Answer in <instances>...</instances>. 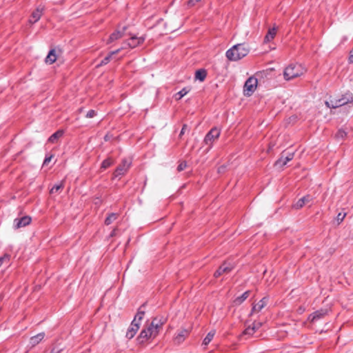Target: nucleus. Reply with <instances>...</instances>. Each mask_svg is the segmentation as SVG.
Wrapping results in <instances>:
<instances>
[{
	"mask_svg": "<svg viewBox=\"0 0 353 353\" xmlns=\"http://www.w3.org/2000/svg\"><path fill=\"white\" fill-rule=\"evenodd\" d=\"M64 131L63 130H59L53 133L48 139V142L51 143H56L59 138L63 137Z\"/></svg>",
	"mask_w": 353,
	"mask_h": 353,
	"instance_id": "nucleus-20",
	"label": "nucleus"
},
{
	"mask_svg": "<svg viewBox=\"0 0 353 353\" xmlns=\"http://www.w3.org/2000/svg\"><path fill=\"white\" fill-rule=\"evenodd\" d=\"M189 334V332L183 329L179 331L174 337V342L177 344L181 343Z\"/></svg>",
	"mask_w": 353,
	"mask_h": 353,
	"instance_id": "nucleus-17",
	"label": "nucleus"
},
{
	"mask_svg": "<svg viewBox=\"0 0 353 353\" xmlns=\"http://www.w3.org/2000/svg\"><path fill=\"white\" fill-rule=\"evenodd\" d=\"M32 218L29 216H24L21 218H17L14 220V227L15 229L26 227L30 224Z\"/></svg>",
	"mask_w": 353,
	"mask_h": 353,
	"instance_id": "nucleus-11",
	"label": "nucleus"
},
{
	"mask_svg": "<svg viewBox=\"0 0 353 353\" xmlns=\"http://www.w3.org/2000/svg\"><path fill=\"white\" fill-rule=\"evenodd\" d=\"M190 91V88L188 87L183 88L179 92L175 94L176 100H180L182 97L186 95Z\"/></svg>",
	"mask_w": 353,
	"mask_h": 353,
	"instance_id": "nucleus-27",
	"label": "nucleus"
},
{
	"mask_svg": "<svg viewBox=\"0 0 353 353\" xmlns=\"http://www.w3.org/2000/svg\"><path fill=\"white\" fill-rule=\"evenodd\" d=\"M312 200V199L310 195L304 196L298 200V201L294 204V207L296 209H300L303 208L305 203L310 202Z\"/></svg>",
	"mask_w": 353,
	"mask_h": 353,
	"instance_id": "nucleus-18",
	"label": "nucleus"
},
{
	"mask_svg": "<svg viewBox=\"0 0 353 353\" xmlns=\"http://www.w3.org/2000/svg\"><path fill=\"white\" fill-rule=\"evenodd\" d=\"M328 313V310L327 309L321 308L320 310H318L313 313H312L309 317L308 320L311 322L314 323L319 319H323L325 315H327Z\"/></svg>",
	"mask_w": 353,
	"mask_h": 353,
	"instance_id": "nucleus-13",
	"label": "nucleus"
},
{
	"mask_svg": "<svg viewBox=\"0 0 353 353\" xmlns=\"http://www.w3.org/2000/svg\"><path fill=\"white\" fill-rule=\"evenodd\" d=\"M57 56L55 50L51 49L46 58V62L49 64H52L57 61Z\"/></svg>",
	"mask_w": 353,
	"mask_h": 353,
	"instance_id": "nucleus-23",
	"label": "nucleus"
},
{
	"mask_svg": "<svg viewBox=\"0 0 353 353\" xmlns=\"http://www.w3.org/2000/svg\"><path fill=\"white\" fill-rule=\"evenodd\" d=\"M261 325H262V323H260V322H256V321L253 322V323H252V327H254V328H255V332H256V330H258L261 327Z\"/></svg>",
	"mask_w": 353,
	"mask_h": 353,
	"instance_id": "nucleus-36",
	"label": "nucleus"
},
{
	"mask_svg": "<svg viewBox=\"0 0 353 353\" xmlns=\"http://www.w3.org/2000/svg\"><path fill=\"white\" fill-rule=\"evenodd\" d=\"M165 321L166 320L163 317H161L159 320L157 318H154L150 326L141 330L138 337L139 342L143 343L151 338H155Z\"/></svg>",
	"mask_w": 353,
	"mask_h": 353,
	"instance_id": "nucleus-1",
	"label": "nucleus"
},
{
	"mask_svg": "<svg viewBox=\"0 0 353 353\" xmlns=\"http://www.w3.org/2000/svg\"><path fill=\"white\" fill-rule=\"evenodd\" d=\"M207 77V71L205 69H199L195 72V79L203 82Z\"/></svg>",
	"mask_w": 353,
	"mask_h": 353,
	"instance_id": "nucleus-24",
	"label": "nucleus"
},
{
	"mask_svg": "<svg viewBox=\"0 0 353 353\" xmlns=\"http://www.w3.org/2000/svg\"><path fill=\"white\" fill-rule=\"evenodd\" d=\"M268 301V297H263L257 303L253 304L251 312L249 314L251 316L253 314L261 312L267 305Z\"/></svg>",
	"mask_w": 353,
	"mask_h": 353,
	"instance_id": "nucleus-12",
	"label": "nucleus"
},
{
	"mask_svg": "<svg viewBox=\"0 0 353 353\" xmlns=\"http://www.w3.org/2000/svg\"><path fill=\"white\" fill-rule=\"evenodd\" d=\"M43 10L44 8L43 6L37 7V9L32 12L29 22L31 23L37 22L41 19Z\"/></svg>",
	"mask_w": 353,
	"mask_h": 353,
	"instance_id": "nucleus-15",
	"label": "nucleus"
},
{
	"mask_svg": "<svg viewBox=\"0 0 353 353\" xmlns=\"http://www.w3.org/2000/svg\"><path fill=\"white\" fill-rule=\"evenodd\" d=\"M234 265L230 263L225 262L221 264L217 270L214 272V276L218 278L223 274L230 273L233 269Z\"/></svg>",
	"mask_w": 353,
	"mask_h": 353,
	"instance_id": "nucleus-9",
	"label": "nucleus"
},
{
	"mask_svg": "<svg viewBox=\"0 0 353 353\" xmlns=\"http://www.w3.org/2000/svg\"><path fill=\"white\" fill-rule=\"evenodd\" d=\"M187 128H188L187 124H183V125L182 128H181V132H180V134H179V137H181L182 135H183L185 134V131L187 129Z\"/></svg>",
	"mask_w": 353,
	"mask_h": 353,
	"instance_id": "nucleus-40",
	"label": "nucleus"
},
{
	"mask_svg": "<svg viewBox=\"0 0 353 353\" xmlns=\"http://www.w3.org/2000/svg\"><path fill=\"white\" fill-rule=\"evenodd\" d=\"M45 333L44 332H40L37 334L35 336H33L30 339V345L34 347L39 344L44 338Z\"/></svg>",
	"mask_w": 353,
	"mask_h": 353,
	"instance_id": "nucleus-19",
	"label": "nucleus"
},
{
	"mask_svg": "<svg viewBox=\"0 0 353 353\" xmlns=\"http://www.w3.org/2000/svg\"><path fill=\"white\" fill-rule=\"evenodd\" d=\"M349 103H353V94L347 92L339 99H330L325 101V105L329 108H336Z\"/></svg>",
	"mask_w": 353,
	"mask_h": 353,
	"instance_id": "nucleus-3",
	"label": "nucleus"
},
{
	"mask_svg": "<svg viewBox=\"0 0 353 353\" xmlns=\"http://www.w3.org/2000/svg\"><path fill=\"white\" fill-rule=\"evenodd\" d=\"M145 306V304H143L137 311V314L135 315L134 319H136L137 323H141V320L144 317L145 311L142 310V307Z\"/></svg>",
	"mask_w": 353,
	"mask_h": 353,
	"instance_id": "nucleus-26",
	"label": "nucleus"
},
{
	"mask_svg": "<svg viewBox=\"0 0 353 353\" xmlns=\"http://www.w3.org/2000/svg\"><path fill=\"white\" fill-rule=\"evenodd\" d=\"M139 323L136 322V319H133L132 321L129 328L128 329L126 332L125 336L126 338L131 339H132L135 334H137V331L139 329Z\"/></svg>",
	"mask_w": 353,
	"mask_h": 353,
	"instance_id": "nucleus-14",
	"label": "nucleus"
},
{
	"mask_svg": "<svg viewBox=\"0 0 353 353\" xmlns=\"http://www.w3.org/2000/svg\"><path fill=\"white\" fill-rule=\"evenodd\" d=\"M132 165V160L130 159H123L121 163L118 165L115 170L114 176L116 177L119 176L124 175L129 170Z\"/></svg>",
	"mask_w": 353,
	"mask_h": 353,
	"instance_id": "nucleus-7",
	"label": "nucleus"
},
{
	"mask_svg": "<svg viewBox=\"0 0 353 353\" xmlns=\"http://www.w3.org/2000/svg\"><path fill=\"white\" fill-rule=\"evenodd\" d=\"M255 328L252 327V326H248L245 329V330L243 332L241 336H251L255 333Z\"/></svg>",
	"mask_w": 353,
	"mask_h": 353,
	"instance_id": "nucleus-31",
	"label": "nucleus"
},
{
	"mask_svg": "<svg viewBox=\"0 0 353 353\" xmlns=\"http://www.w3.org/2000/svg\"><path fill=\"white\" fill-rule=\"evenodd\" d=\"M201 0H189L188 1V6H194L196 3H198Z\"/></svg>",
	"mask_w": 353,
	"mask_h": 353,
	"instance_id": "nucleus-41",
	"label": "nucleus"
},
{
	"mask_svg": "<svg viewBox=\"0 0 353 353\" xmlns=\"http://www.w3.org/2000/svg\"><path fill=\"white\" fill-rule=\"evenodd\" d=\"M294 157V152H288L286 154L284 152L281 154L280 158L275 162V166L283 167L289 161H292Z\"/></svg>",
	"mask_w": 353,
	"mask_h": 353,
	"instance_id": "nucleus-10",
	"label": "nucleus"
},
{
	"mask_svg": "<svg viewBox=\"0 0 353 353\" xmlns=\"http://www.w3.org/2000/svg\"><path fill=\"white\" fill-rule=\"evenodd\" d=\"M64 188L63 182L61 181L59 184H55L50 190V194L57 193L59 190H62Z\"/></svg>",
	"mask_w": 353,
	"mask_h": 353,
	"instance_id": "nucleus-32",
	"label": "nucleus"
},
{
	"mask_svg": "<svg viewBox=\"0 0 353 353\" xmlns=\"http://www.w3.org/2000/svg\"><path fill=\"white\" fill-rule=\"evenodd\" d=\"M258 79L254 77L248 78L244 84V92L246 96H251L256 89Z\"/></svg>",
	"mask_w": 353,
	"mask_h": 353,
	"instance_id": "nucleus-5",
	"label": "nucleus"
},
{
	"mask_svg": "<svg viewBox=\"0 0 353 353\" xmlns=\"http://www.w3.org/2000/svg\"><path fill=\"white\" fill-rule=\"evenodd\" d=\"M125 30H126V27H123L121 30H117L114 31V32H112L110 35L107 43H112L116 40H118V39L122 38L123 36L124 35V32H125Z\"/></svg>",
	"mask_w": 353,
	"mask_h": 353,
	"instance_id": "nucleus-16",
	"label": "nucleus"
},
{
	"mask_svg": "<svg viewBox=\"0 0 353 353\" xmlns=\"http://www.w3.org/2000/svg\"><path fill=\"white\" fill-rule=\"evenodd\" d=\"M215 334H216V331L214 330L210 331L207 334L206 336L204 338L203 343H202V345H203L204 347H206L212 341Z\"/></svg>",
	"mask_w": 353,
	"mask_h": 353,
	"instance_id": "nucleus-25",
	"label": "nucleus"
},
{
	"mask_svg": "<svg viewBox=\"0 0 353 353\" xmlns=\"http://www.w3.org/2000/svg\"><path fill=\"white\" fill-rule=\"evenodd\" d=\"M303 74V69L299 64H290L283 72L284 79L287 81L300 77Z\"/></svg>",
	"mask_w": 353,
	"mask_h": 353,
	"instance_id": "nucleus-4",
	"label": "nucleus"
},
{
	"mask_svg": "<svg viewBox=\"0 0 353 353\" xmlns=\"http://www.w3.org/2000/svg\"><path fill=\"white\" fill-rule=\"evenodd\" d=\"M118 218V214L116 213H110L108 215V216L105 219V224L106 225H110L113 221H114Z\"/></svg>",
	"mask_w": 353,
	"mask_h": 353,
	"instance_id": "nucleus-28",
	"label": "nucleus"
},
{
	"mask_svg": "<svg viewBox=\"0 0 353 353\" xmlns=\"http://www.w3.org/2000/svg\"><path fill=\"white\" fill-rule=\"evenodd\" d=\"M145 39V36H141L139 37L133 36L131 37L128 41H125L123 43V45H125L126 48L129 47L130 48H134L142 44L144 42Z\"/></svg>",
	"mask_w": 353,
	"mask_h": 353,
	"instance_id": "nucleus-8",
	"label": "nucleus"
},
{
	"mask_svg": "<svg viewBox=\"0 0 353 353\" xmlns=\"http://www.w3.org/2000/svg\"><path fill=\"white\" fill-rule=\"evenodd\" d=\"M124 48H126L125 46L123 45L121 48L114 50V51H112L110 52V53L112 54V56H113L114 54H117L118 52H119L122 49H124Z\"/></svg>",
	"mask_w": 353,
	"mask_h": 353,
	"instance_id": "nucleus-39",
	"label": "nucleus"
},
{
	"mask_svg": "<svg viewBox=\"0 0 353 353\" xmlns=\"http://www.w3.org/2000/svg\"><path fill=\"white\" fill-rule=\"evenodd\" d=\"M249 52L250 49L247 45L239 43L228 50L225 52V56L228 60L236 61L247 56Z\"/></svg>",
	"mask_w": 353,
	"mask_h": 353,
	"instance_id": "nucleus-2",
	"label": "nucleus"
},
{
	"mask_svg": "<svg viewBox=\"0 0 353 353\" xmlns=\"http://www.w3.org/2000/svg\"><path fill=\"white\" fill-rule=\"evenodd\" d=\"M52 157H53V155H46L44 159L43 165L48 164L50 162Z\"/></svg>",
	"mask_w": 353,
	"mask_h": 353,
	"instance_id": "nucleus-35",
	"label": "nucleus"
},
{
	"mask_svg": "<svg viewBox=\"0 0 353 353\" xmlns=\"http://www.w3.org/2000/svg\"><path fill=\"white\" fill-rule=\"evenodd\" d=\"M346 135L345 132L339 130L336 134L337 137H341V138L344 137Z\"/></svg>",
	"mask_w": 353,
	"mask_h": 353,
	"instance_id": "nucleus-42",
	"label": "nucleus"
},
{
	"mask_svg": "<svg viewBox=\"0 0 353 353\" xmlns=\"http://www.w3.org/2000/svg\"><path fill=\"white\" fill-rule=\"evenodd\" d=\"M97 115V112L95 110H89L87 114H86V117L87 118H93L94 117H95Z\"/></svg>",
	"mask_w": 353,
	"mask_h": 353,
	"instance_id": "nucleus-34",
	"label": "nucleus"
},
{
	"mask_svg": "<svg viewBox=\"0 0 353 353\" xmlns=\"http://www.w3.org/2000/svg\"><path fill=\"white\" fill-rule=\"evenodd\" d=\"M250 294V291L247 290V291L244 292L241 296L235 298V299L234 300V305H239L241 303H243L248 298Z\"/></svg>",
	"mask_w": 353,
	"mask_h": 353,
	"instance_id": "nucleus-21",
	"label": "nucleus"
},
{
	"mask_svg": "<svg viewBox=\"0 0 353 353\" xmlns=\"http://www.w3.org/2000/svg\"><path fill=\"white\" fill-rule=\"evenodd\" d=\"M10 263V255L8 254H5L2 256H0V268L6 264V265H9Z\"/></svg>",
	"mask_w": 353,
	"mask_h": 353,
	"instance_id": "nucleus-30",
	"label": "nucleus"
},
{
	"mask_svg": "<svg viewBox=\"0 0 353 353\" xmlns=\"http://www.w3.org/2000/svg\"><path fill=\"white\" fill-rule=\"evenodd\" d=\"M186 163L185 162H183V163H181L178 166H177V170L181 172L182 170H183L185 168H186Z\"/></svg>",
	"mask_w": 353,
	"mask_h": 353,
	"instance_id": "nucleus-37",
	"label": "nucleus"
},
{
	"mask_svg": "<svg viewBox=\"0 0 353 353\" xmlns=\"http://www.w3.org/2000/svg\"><path fill=\"white\" fill-rule=\"evenodd\" d=\"M346 216V213H339L338 215H337V220L339 221V222H341L343 221L344 218Z\"/></svg>",
	"mask_w": 353,
	"mask_h": 353,
	"instance_id": "nucleus-38",
	"label": "nucleus"
},
{
	"mask_svg": "<svg viewBox=\"0 0 353 353\" xmlns=\"http://www.w3.org/2000/svg\"><path fill=\"white\" fill-rule=\"evenodd\" d=\"M221 134V130L216 128H212L205 135L204 143L211 148L215 140L218 139Z\"/></svg>",
	"mask_w": 353,
	"mask_h": 353,
	"instance_id": "nucleus-6",
	"label": "nucleus"
},
{
	"mask_svg": "<svg viewBox=\"0 0 353 353\" xmlns=\"http://www.w3.org/2000/svg\"><path fill=\"white\" fill-rule=\"evenodd\" d=\"M113 163H114L113 159L110 157H108L102 161L101 168L105 170V169L108 168L109 167H110L113 164Z\"/></svg>",
	"mask_w": 353,
	"mask_h": 353,
	"instance_id": "nucleus-29",
	"label": "nucleus"
},
{
	"mask_svg": "<svg viewBox=\"0 0 353 353\" xmlns=\"http://www.w3.org/2000/svg\"><path fill=\"white\" fill-rule=\"evenodd\" d=\"M112 57V54L109 53L104 59L101 60L100 63L98 65V67L108 64L110 62Z\"/></svg>",
	"mask_w": 353,
	"mask_h": 353,
	"instance_id": "nucleus-33",
	"label": "nucleus"
},
{
	"mask_svg": "<svg viewBox=\"0 0 353 353\" xmlns=\"http://www.w3.org/2000/svg\"><path fill=\"white\" fill-rule=\"evenodd\" d=\"M276 28L273 27L272 28H270L265 36L264 38V43H269L270 41H272L276 36Z\"/></svg>",
	"mask_w": 353,
	"mask_h": 353,
	"instance_id": "nucleus-22",
	"label": "nucleus"
}]
</instances>
